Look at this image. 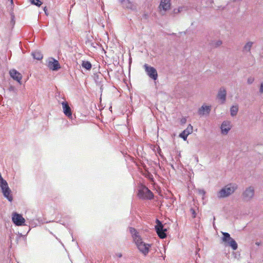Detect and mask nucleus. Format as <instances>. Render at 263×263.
Returning a JSON list of instances; mask_svg holds the SVG:
<instances>
[{"label": "nucleus", "mask_w": 263, "mask_h": 263, "mask_svg": "<svg viewBox=\"0 0 263 263\" xmlns=\"http://www.w3.org/2000/svg\"><path fill=\"white\" fill-rule=\"evenodd\" d=\"M64 114L69 118H72L71 109L68 103L66 101L62 102Z\"/></svg>", "instance_id": "f8f14e48"}, {"label": "nucleus", "mask_w": 263, "mask_h": 263, "mask_svg": "<svg viewBox=\"0 0 263 263\" xmlns=\"http://www.w3.org/2000/svg\"><path fill=\"white\" fill-rule=\"evenodd\" d=\"M238 111V106L237 105H233L230 108L231 115L232 117L235 116Z\"/></svg>", "instance_id": "412c9836"}, {"label": "nucleus", "mask_w": 263, "mask_h": 263, "mask_svg": "<svg viewBox=\"0 0 263 263\" xmlns=\"http://www.w3.org/2000/svg\"><path fill=\"white\" fill-rule=\"evenodd\" d=\"M116 256L119 258H121L122 256V254L121 253H118L116 254Z\"/></svg>", "instance_id": "c756f323"}, {"label": "nucleus", "mask_w": 263, "mask_h": 263, "mask_svg": "<svg viewBox=\"0 0 263 263\" xmlns=\"http://www.w3.org/2000/svg\"><path fill=\"white\" fill-rule=\"evenodd\" d=\"M190 211H191V212L192 213V217L193 218H195L196 216V212H195V210L192 209V208H191Z\"/></svg>", "instance_id": "cd10ccee"}, {"label": "nucleus", "mask_w": 263, "mask_h": 263, "mask_svg": "<svg viewBox=\"0 0 263 263\" xmlns=\"http://www.w3.org/2000/svg\"><path fill=\"white\" fill-rule=\"evenodd\" d=\"M221 133L223 135H227L231 128V123L229 121H223L220 127Z\"/></svg>", "instance_id": "ddd939ff"}, {"label": "nucleus", "mask_w": 263, "mask_h": 263, "mask_svg": "<svg viewBox=\"0 0 263 263\" xmlns=\"http://www.w3.org/2000/svg\"><path fill=\"white\" fill-rule=\"evenodd\" d=\"M47 66L49 69L54 71L58 70L60 68L59 62L53 58H50L49 60Z\"/></svg>", "instance_id": "9b49d317"}, {"label": "nucleus", "mask_w": 263, "mask_h": 263, "mask_svg": "<svg viewBox=\"0 0 263 263\" xmlns=\"http://www.w3.org/2000/svg\"><path fill=\"white\" fill-rule=\"evenodd\" d=\"M8 186V184L5 180L0 182V187L1 190H3L4 187H7Z\"/></svg>", "instance_id": "393cba45"}, {"label": "nucleus", "mask_w": 263, "mask_h": 263, "mask_svg": "<svg viewBox=\"0 0 263 263\" xmlns=\"http://www.w3.org/2000/svg\"><path fill=\"white\" fill-rule=\"evenodd\" d=\"M44 11H45V13H46V10L44 9Z\"/></svg>", "instance_id": "e433bc0d"}, {"label": "nucleus", "mask_w": 263, "mask_h": 263, "mask_svg": "<svg viewBox=\"0 0 263 263\" xmlns=\"http://www.w3.org/2000/svg\"><path fill=\"white\" fill-rule=\"evenodd\" d=\"M44 11H45V13H46V10L44 9Z\"/></svg>", "instance_id": "c9c22d12"}, {"label": "nucleus", "mask_w": 263, "mask_h": 263, "mask_svg": "<svg viewBox=\"0 0 263 263\" xmlns=\"http://www.w3.org/2000/svg\"><path fill=\"white\" fill-rule=\"evenodd\" d=\"M14 89H15L14 87L12 86H10V87L9 88V90L10 91H13Z\"/></svg>", "instance_id": "7c9ffc66"}, {"label": "nucleus", "mask_w": 263, "mask_h": 263, "mask_svg": "<svg viewBox=\"0 0 263 263\" xmlns=\"http://www.w3.org/2000/svg\"><path fill=\"white\" fill-rule=\"evenodd\" d=\"M82 66L87 70H90L91 68V64L89 61H83Z\"/></svg>", "instance_id": "5701e85b"}, {"label": "nucleus", "mask_w": 263, "mask_h": 263, "mask_svg": "<svg viewBox=\"0 0 263 263\" xmlns=\"http://www.w3.org/2000/svg\"><path fill=\"white\" fill-rule=\"evenodd\" d=\"M237 189V185L235 183H230L222 187L218 193L217 197L223 198L229 196Z\"/></svg>", "instance_id": "f257e3e1"}, {"label": "nucleus", "mask_w": 263, "mask_h": 263, "mask_svg": "<svg viewBox=\"0 0 263 263\" xmlns=\"http://www.w3.org/2000/svg\"><path fill=\"white\" fill-rule=\"evenodd\" d=\"M138 196L140 199H152L154 197L153 193L146 187L139 190Z\"/></svg>", "instance_id": "20e7f679"}, {"label": "nucleus", "mask_w": 263, "mask_h": 263, "mask_svg": "<svg viewBox=\"0 0 263 263\" xmlns=\"http://www.w3.org/2000/svg\"><path fill=\"white\" fill-rule=\"evenodd\" d=\"M222 237L221 239L224 243V246L230 247L233 250H236L238 248V245L236 241L230 236L229 233L227 232H222Z\"/></svg>", "instance_id": "f03ea898"}, {"label": "nucleus", "mask_w": 263, "mask_h": 263, "mask_svg": "<svg viewBox=\"0 0 263 263\" xmlns=\"http://www.w3.org/2000/svg\"><path fill=\"white\" fill-rule=\"evenodd\" d=\"M193 132V126L189 124L187 128L184 130L180 135L179 136L184 140H186L188 135Z\"/></svg>", "instance_id": "dca6fc26"}, {"label": "nucleus", "mask_w": 263, "mask_h": 263, "mask_svg": "<svg viewBox=\"0 0 263 263\" xmlns=\"http://www.w3.org/2000/svg\"><path fill=\"white\" fill-rule=\"evenodd\" d=\"M199 192L200 194L204 195L205 194V192L203 190H199Z\"/></svg>", "instance_id": "2f4dec72"}, {"label": "nucleus", "mask_w": 263, "mask_h": 263, "mask_svg": "<svg viewBox=\"0 0 263 263\" xmlns=\"http://www.w3.org/2000/svg\"><path fill=\"white\" fill-rule=\"evenodd\" d=\"M211 110V106L210 105H203L198 110V114L200 116L208 115Z\"/></svg>", "instance_id": "4468645a"}, {"label": "nucleus", "mask_w": 263, "mask_h": 263, "mask_svg": "<svg viewBox=\"0 0 263 263\" xmlns=\"http://www.w3.org/2000/svg\"><path fill=\"white\" fill-rule=\"evenodd\" d=\"M227 90L226 89L221 87L219 88L217 95V98L220 100L221 103L223 104L226 100Z\"/></svg>", "instance_id": "9d476101"}, {"label": "nucleus", "mask_w": 263, "mask_h": 263, "mask_svg": "<svg viewBox=\"0 0 263 263\" xmlns=\"http://www.w3.org/2000/svg\"><path fill=\"white\" fill-rule=\"evenodd\" d=\"M33 58L37 60H41L43 59V54L40 51H35L31 53Z\"/></svg>", "instance_id": "aec40b11"}, {"label": "nucleus", "mask_w": 263, "mask_h": 263, "mask_svg": "<svg viewBox=\"0 0 263 263\" xmlns=\"http://www.w3.org/2000/svg\"><path fill=\"white\" fill-rule=\"evenodd\" d=\"M253 42H247L243 48L244 52H250L251 49L253 46Z\"/></svg>", "instance_id": "4be33fe9"}, {"label": "nucleus", "mask_w": 263, "mask_h": 263, "mask_svg": "<svg viewBox=\"0 0 263 263\" xmlns=\"http://www.w3.org/2000/svg\"><path fill=\"white\" fill-rule=\"evenodd\" d=\"M44 11H45V13H46V10L44 9Z\"/></svg>", "instance_id": "f704fd0d"}, {"label": "nucleus", "mask_w": 263, "mask_h": 263, "mask_svg": "<svg viewBox=\"0 0 263 263\" xmlns=\"http://www.w3.org/2000/svg\"><path fill=\"white\" fill-rule=\"evenodd\" d=\"M135 242L140 252L144 255H146L148 254L151 245L143 242L141 237L135 238Z\"/></svg>", "instance_id": "7ed1b4c3"}, {"label": "nucleus", "mask_w": 263, "mask_h": 263, "mask_svg": "<svg viewBox=\"0 0 263 263\" xmlns=\"http://www.w3.org/2000/svg\"><path fill=\"white\" fill-rule=\"evenodd\" d=\"M30 2L32 4H33L37 6H40L42 3L40 0H30Z\"/></svg>", "instance_id": "b1692460"}, {"label": "nucleus", "mask_w": 263, "mask_h": 263, "mask_svg": "<svg viewBox=\"0 0 263 263\" xmlns=\"http://www.w3.org/2000/svg\"><path fill=\"white\" fill-rule=\"evenodd\" d=\"M259 92L262 93H263V82L261 83L259 88Z\"/></svg>", "instance_id": "c85d7f7f"}, {"label": "nucleus", "mask_w": 263, "mask_h": 263, "mask_svg": "<svg viewBox=\"0 0 263 263\" xmlns=\"http://www.w3.org/2000/svg\"><path fill=\"white\" fill-rule=\"evenodd\" d=\"M11 77L14 80L17 81L20 84H21V80L22 78V74L15 69H11L9 71Z\"/></svg>", "instance_id": "2eb2a0df"}, {"label": "nucleus", "mask_w": 263, "mask_h": 263, "mask_svg": "<svg viewBox=\"0 0 263 263\" xmlns=\"http://www.w3.org/2000/svg\"><path fill=\"white\" fill-rule=\"evenodd\" d=\"M12 221L17 226L25 225V219L21 214L13 212L12 214Z\"/></svg>", "instance_id": "0eeeda50"}, {"label": "nucleus", "mask_w": 263, "mask_h": 263, "mask_svg": "<svg viewBox=\"0 0 263 263\" xmlns=\"http://www.w3.org/2000/svg\"><path fill=\"white\" fill-rule=\"evenodd\" d=\"M13 0H11V2H12Z\"/></svg>", "instance_id": "4c0bfd02"}, {"label": "nucleus", "mask_w": 263, "mask_h": 263, "mask_svg": "<svg viewBox=\"0 0 263 263\" xmlns=\"http://www.w3.org/2000/svg\"><path fill=\"white\" fill-rule=\"evenodd\" d=\"M254 81V79L253 77H250L247 80L248 84H252Z\"/></svg>", "instance_id": "bb28decb"}, {"label": "nucleus", "mask_w": 263, "mask_h": 263, "mask_svg": "<svg viewBox=\"0 0 263 263\" xmlns=\"http://www.w3.org/2000/svg\"><path fill=\"white\" fill-rule=\"evenodd\" d=\"M119 1L122 4L123 8L132 11H136L137 10L136 5L129 0H119Z\"/></svg>", "instance_id": "1a4fd4ad"}, {"label": "nucleus", "mask_w": 263, "mask_h": 263, "mask_svg": "<svg viewBox=\"0 0 263 263\" xmlns=\"http://www.w3.org/2000/svg\"><path fill=\"white\" fill-rule=\"evenodd\" d=\"M129 231L130 233L132 235L134 242L135 241V238H141V237L139 235V233L135 228L130 227L129 228Z\"/></svg>", "instance_id": "6ab92c4d"}, {"label": "nucleus", "mask_w": 263, "mask_h": 263, "mask_svg": "<svg viewBox=\"0 0 263 263\" xmlns=\"http://www.w3.org/2000/svg\"><path fill=\"white\" fill-rule=\"evenodd\" d=\"M171 7L170 0H162L161 1L159 7L162 9L164 11L170 9Z\"/></svg>", "instance_id": "a211bd4d"}, {"label": "nucleus", "mask_w": 263, "mask_h": 263, "mask_svg": "<svg viewBox=\"0 0 263 263\" xmlns=\"http://www.w3.org/2000/svg\"><path fill=\"white\" fill-rule=\"evenodd\" d=\"M146 74L149 78L154 80H156L158 78V73L156 69L147 64H145L143 66Z\"/></svg>", "instance_id": "423d86ee"}, {"label": "nucleus", "mask_w": 263, "mask_h": 263, "mask_svg": "<svg viewBox=\"0 0 263 263\" xmlns=\"http://www.w3.org/2000/svg\"><path fill=\"white\" fill-rule=\"evenodd\" d=\"M157 224L155 226V230L158 236L162 239L166 237V229L164 228L163 225L158 219L156 220Z\"/></svg>", "instance_id": "39448f33"}, {"label": "nucleus", "mask_w": 263, "mask_h": 263, "mask_svg": "<svg viewBox=\"0 0 263 263\" xmlns=\"http://www.w3.org/2000/svg\"><path fill=\"white\" fill-rule=\"evenodd\" d=\"M256 245H257V246H259V242H256Z\"/></svg>", "instance_id": "72a5a7b5"}, {"label": "nucleus", "mask_w": 263, "mask_h": 263, "mask_svg": "<svg viewBox=\"0 0 263 263\" xmlns=\"http://www.w3.org/2000/svg\"><path fill=\"white\" fill-rule=\"evenodd\" d=\"M2 191L4 196L9 201L11 202L13 200L11 191L9 186L4 187L3 190H2Z\"/></svg>", "instance_id": "f3484780"}, {"label": "nucleus", "mask_w": 263, "mask_h": 263, "mask_svg": "<svg viewBox=\"0 0 263 263\" xmlns=\"http://www.w3.org/2000/svg\"><path fill=\"white\" fill-rule=\"evenodd\" d=\"M254 188L253 186H249L242 193V197L244 200L249 201L254 196Z\"/></svg>", "instance_id": "6e6552de"}, {"label": "nucleus", "mask_w": 263, "mask_h": 263, "mask_svg": "<svg viewBox=\"0 0 263 263\" xmlns=\"http://www.w3.org/2000/svg\"><path fill=\"white\" fill-rule=\"evenodd\" d=\"M222 44V42L220 40L212 43V45L214 47H218Z\"/></svg>", "instance_id": "a878e982"}, {"label": "nucleus", "mask_w": 263, "mask_h": 263, "mask_svg": "<svg viewBox=\"0 0 263 263\" xmlns=\"http://www.w3.org/2000/svg\"><path fill=\"white\" fill-rule=\"evenodd\" d=\"M185 121H186V119H182V120H181V122H182V123H184Z\"/></svg>", "instance_id": "473e14b6"}]
</instances>
